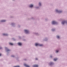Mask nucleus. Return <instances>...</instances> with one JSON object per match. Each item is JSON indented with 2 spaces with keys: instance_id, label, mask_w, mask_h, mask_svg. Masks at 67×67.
<instances>
[{
  "instance_id": "f3484780",
  "label": "nucleus",
  "mask_w": 67,
  "mask_h": 67,
  "mask_svg": "<svg viewBox=\"0 0 67 67\" xmlns=\"http://www.w3.org/2000/svg\"><path fill=\"white\" fill-rule=\"evenodd\" d=\"M56 52L57 53H58V50H57L56 51Z\"/></svg>"
},
{
  "instance_id": "412c9836",
  "label": "nucleus",
  "mask_w": 67,
  "mask_h": 67,
  "mask_svg": "<svg viewBox=\"0 0 67 67\" xmlns=\"http://www.w3.org/2000/svg\"><path fill=\"white\" fill-rule=\"evenodd\" d=\"M1 56V54L0 53V56Z\"/></svg>"
},
{
  "instance_id": "f257e3e1",
  "label": "nucleus",
  "mask_w": 67,
  "mask_h": 67,
  "mask_svg": "<svg viewBox=\"0 0 67 67\" xmlns=\"http://www.w3.org/2000/svg\"><path fill=\"white\" fill-rule=\"evenodd\" d=\"M35 46H43V44H40L39 43H36L35 44Z\"/></svg>"
},
{
  "instance_id": "39448f33",
  "label": "nucleus",
  "mask_w": 67,
  "mask_h": 67,
  "mask_svg": "<svg viewBox=\"0 0 67 67\" xmlns=\"http://www.w3.org/2000/svg\"><path fill=\"white\" fill-rule=\"evenodd\" d=\"M56 12H58V13H61V12H62V11H58L57 10H56Z\"/></svg>"
},
{
  "instance_id": "423d86ee",
  "label": "nucleus",
  "mask_w": 67,
  "mask_h": 67,
  "mask_svg": "<svg viewBox=\"0 0 67 67\" xmlns=\"http://www.w3.org/2000/svg\"><path fill=\"white\" fill-rule=\"evenodd\" d=\"M24 66H26V67H30V66H29L27 65V64H24Z\"/></svg>"
},
{
  "instance_id": "9b49d317",
  "label": "nucleus",
  "mask_w": 67,
  "mask_h": 67,
  "mask_svg": "<svg viewBox=\"0 0 67 67\" xmlns=\"http://www.w3.org/2000/svg\"><path fill=\"white\" fill-rule=\"evenodd\" d=\"M57 60V58H54V61H56V60Z\"/></svg>"
},
{
  "instance_id": "5701e85b",
  "label": "nucleus",
  "mask_w": 67,
  "mask_h": 67,
  "mask_svg": "<svg viewBox=\"0 0 67 67\" xmlns=\"http://www.w3.org/2000/svg\"><path fill=\"white\" fill-rule=\"evenodd\" d=\"M51 57H52V56H51Z\"/></svg>"
},
{
  "instance_id": "6e6552de",
  "label": "nucleus",
  "mask_w": 67,
  "mask_h": 67,
  "mask_svg": "<svg viewBox=\"0 0 67 67\" xmlns=\"http://www.w3.org/2000/svg\"><path fill=\"white\" fill-rule=\"evenodd\" d=\"M18 45H19L20 46H21V45H22V43H18Z\"/></svg>"
},
{
  "instance_id": "1a4fd4ad",
  "label": "nucleus",
  "mask_w": 67,
  "mask_h": 67,
  "mask_svg": "<svg viewBox=\"0 0 67 67\" xmlns=\"http://www.w3.org/2000/svg\"><path fill=\"white\" fill-rule=\"evenodd\" d=\"M38 65H35L33 66V67H38Z\"/></svg>"
},
{
  "instance_id": "9d476101",
  "label": "nucleus",
  "mask_w": 67,
  "mask_h": 67,
  "mask_svg": "<svg viewBox=\"0 0 67 67\" xmlns=\"http://www.w3.org/2000/svg\"><path fill=\"white\" fill-rule=\"evenodd\" d=\"M6 49V50L7 51H10V50L8 48H7L6 47L5 48Z\"/></svg>"
},
{
  "instance_id": "f03ea898",
  "label": "nucleus",
  "mask_w": 67,
  "mask_h": 67,
  "mask_svg": "<svg viewBox=\"0 0 67 67\" xmlns=\"http://www.w3.org/2000/svg\"><path fill=\"white\" fill-rule=\"evenodd\" d=\"M52 23L53 24H56L57 23L55 21H53L52 22Z\"/></svg>"
},
{
  "instance_id": "a211bd4d",
  "label": "nucleus",
  "mask_w": 67,
  "mask_h": 67,
  "mask_svg": "<svg viewBox=\"0 0 67 67\" xmlns=\"http://www.w3.org/2000/svg\"><path fill=\"white\" fill-rule=\"evenodd\" d=\"M14 67H20V66H14Z\"/></svg>"
},
{
  "instance_id": "20e7f679",
  "label": "nucleus",
  "mask_w": 67,
  "mask_h": 67,
  "mask_svg": "<svg viewBox=\"0 0 67 67\" xmlns=\"http://www.w3.org/2000/svg\"><path fill=\"white\" fill-rule=\"evenodd\" d=\"M24 31L26 33H29V31L27 30H25Z\"/></svg>"
},
{
  "instance_id": "f8f14e48",
  "label": "nucleus",
  "mask_w": 67,
  "mask_h": 67,
  "mask_svg": "<svg viewBox=\"0 0 67 67\" xmlns=\"http://www.w3.org/2000/svg\"><path fill=\"white\" fill-rule=\"evenodd\" d=\"M3 35H5V36H7L8 35V34H3Z\"/></svg>"
},
{
  "instance_id": "ddd939ff",
  "label": "nucleus",
  "mask_w": 67,
  "mask_h": 67,
  "mask_svg": "<svg viewBox=\"0 0 67 67\" xmlns=\"http://www.w3.org/2000/svg\"><path fill=\"white\" fill-rule=\"evenodd\" d=\"M1 22H5V20H3L1 21Z\"/></svg>"
},
{
  "instance_id": "6ab92c4d",
  "label": "nucleus",
  "mask_w": 67,
  "mask_h": 67,
  "mask_svg": "<svg viewBox=\"0 0 67 67\" xmlns=\"http://www.w3.org/2000/svg\"><path fill=\"white\" fill-rule=\"evenodd\" d=\"M52 64H53V63H51L50 65H52Z\"/></svg>"
},
{
  "instance_id": "0eeeda50",
  "label": "nucleus",
  "mask_w": 67,
  "mask_h": 67,
  "mask_svg": "<svg viewBox=\"0 0 67 67\" xmlns=\"http://www.w3.org/2000/svg\"><path fill=\"white\" fill-rule=\"evenodd\" d=\"M33 7V5L32 4L30 5V8H32V7Z\"/></svg>"
},
{
  "instance_id": "b1692460",
  "label": "nucleus",
  "mask_w": 67,
  "mask_h": 67,
  "mask_svg": "<svg viewBox=\"0 0 67 67\" xmlns=\"http://www.w3.org/2000/svg\"><path fill=\"white\" fill-rule=\"evenodd\" d=\"M0 49H1V48H0Z\"/></svg>"
},
{
  "instance_id": "dca6fc26",
  "label": "nucleus",
  "mask_w": 67,
  "mask_h": 67,
  "mask_svg": "<svg viewBox=\"0 0 67 67\" xmlns=\"http://www.w3.org/2000/svg\"><path fill=\"white\" fill-rule=\"evenodd\" d=\"M39 5H41V3H39Z\"/></svg>"
},
{
  "instance_id": "4be33fe9",
  "label": "nucleus",
  "mask_w": 67,
  "mask_h": 67,
  "mask_svg": "<svg viewBox=\"0 0 67 67\" xmlns=\"http://www.w3.org/2000/svg\"><path fill=\"white\" fill-rule=\"evenodd\" d=\"M36 60H37V58L36 59Z\"/></svg>"
},
{
  "instance_id": "2eb2a0df",
  "label": "nucleus",
  "mask_w": 67,
  "mask_h": 67,
  "mask_svg": "<svg viewBox=\"0 0 67 67\" xmlns=\"http://www.w3.org/2000/svg\"><path fill=\"white\" fill-rule=\"evenodd\" d=\"M57 38H59V36H57Z\"/></svg>"
},
{
  "instance_id": "7ed1b4c3",
  "label": "nucleus",
  "mask_w": 67,
  "mask_h": 67,
  "mask_svg": "<svg viewBox=\"0 0 67 67\" xmlns=\"http://www.w3.org/2000/svg\"><path fill=\"white\" fill-rule=\"evenodd\" d=\"M65 23H67V21L66 22L65 21H62V24H64Z\"/></svg>"
},
{
  "instance_id": "aec40b11",
  "label": "nucleus",
  "mask_w": 67,
  "mask_h": 67,
  "mask_svg": "<svg viewBox=\"0 0 67 67\" xmlns=\"http://www.w3.org/2000/svg\"><path fill=\"white\" fill-rule=\"evenodd\" d=\"M12 57H14V56H13V55H12Z\"/></svg>"
},
{
  "instance_id": "4468645a",
  "label": "nucleus",
  "mask_w": 67,
  "mask_h": 67,
  "mask_svg": "<svg viewBox=\"0 0 67 67\" xmlns=\"http://www.w3.org/2000/svg\"><path fill=\"white\" fill-rule=\"evenodd\" d=\"M10 45H13V44L11 43H9Z\"/></svg>"
}]
</instances>
